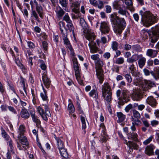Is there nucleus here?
Returning <instances> with one entry per match:
<instances>
[{"instance_id":"nucleus-4","label":"nucleus","mask_w":159,"mask_h":159,"mask_svg":"<svg viewBox=\"0 0 159 159\" xmlns=\"http://www.w3.org/2000/svg\"><path fill=\"white\" fill-rule=\"evenodd\" d=\"M116 94L118 98V103L119 106L123 105L125 102L129 101V93L127 90H123L121 91L120 90H118Z\"/></svg>"},{"instance_id":"nucleus-42","label":"nucleus","mask_w":159,"mask_h":159,"mask_svg":"<svg viewBox=\"0 0 159 159\" xmlns=\"http://www.w3.org/2000/svg\"><path fill=\"white\" fill-rule=\"evenodd\" d=\"M68 110L70 113H73L75 110L73 105L71 103L69 104L68 107Z\"/></svg>"},{"instance_id":"nucleus-41","label":"nucleus","mask_w":159,"mask_h":159,"mask_svg":"<svg viewBox=\"0 0 159 159\" xmlns=\"http://www.w3.org/2000/svg\"><path fill=\"white\" fill-rule=\"evenodd\" d=\"M133 116L134 117L137 119L140 118L141 117L140 114L139 112L135 109H134L132 111Z\"/></svg>"},{"instance_id":"nucleus-39","label":"nucleus","mask_w":159,"mask_h":159,"mask_svg":"<svg viewBox=\"0 0 159 159\" xmlns=\"http://www.w3.org/2000/svg\"><path fill=\"white\" fill-rule=\"evenodd\" d=\"M67 27L70 32L72 31L73 34H74V28L72 22L67 23L66 25Z\"/></svg>"},{"instance_id":"nucleus-35","label":"nucleus","mask_w":159,"mask_h":159,"mask_svg":"<svg viewBox=\"0 0 159 159\" xmlns=\"http://www.w3.org/2000/svg\"><path fill=\"white\" fill-rule=\"evenodd\" d=\"M96 67L99 69H101L104 65L103 61L100 58L95 62Z\"/></svg>"},{"instance_id":"nucleus-62","label":"nucleus","mask_w":159,"mask_h":159,"mask_svg":"<svg viewBox=\"0 0 159 159\" xmlns=\"http://www.w3.org/2000/svg\"><path fill=\"white\" fill-rule=\"evenodd\" d=\"M159 121L154 120L151 121V124L152 126H155L159 124Z\"/></svg>"},{"instance_id":"nucleus-31","label":"nucleus","mask_w":159,"mask_h":159,"mask_svg":"<svg viewBox=\"0 0 159 159\" xmlns=\"http://www.w3.org/2000/svg\"><path fill=\"white\" fill-rule=\"evenodd\" d=\"M133 99L136 101H138L141 98V95L138 92H134L132 94Z\"/></svg>"},{"instance_id":"nucleus-59","label":"nucleus","mask_w":159,"mask_h":159,"mask_svg":"<svg viewBox=\"0 0 159 159\" xmlns=\"http://www.w3.org/2000/svg\"><path fill=\"white\" fill-rule=\"evenodd\" d=\"M112 70L113 72L118 73L119 71V67L117 66H114L112 68Z\"/></svg>"},{"instance_id":"nucleus-34","label":"nucleus","mask_w":159,"mask_h":159,"mask_svg":"<svg viewBox=\"0 0 159 159\" xmlns=\"http://www.w3.org/2000/svg\"><path fill=\"white\" fill-rule=\"evenodd\" d=\"M31 18L34 19L38 22H40L38 15L36 11L35 10H32V13L31 14Z\"/></svg>"},{"instance_id":"nucleus-1","label":"nucleus","mask_w":159,"mask_h":159,"mask_svg":"<svg viewBox=\"0 0 159 159\" xmlns=\"http://www.w3.org/2000/svg\"><path fill=\"white\" fill-rule=\"evenodd\" d=\"M111 21L113 25V30L115 33L121 34L125 28L126 23L124 19L117 16L116 13H113L110 15Z\"/></svg>"},{"instance_id":"nucleus-23","label":"nucleus","mask_w":159,"mask_h":159,"mask_svg":"<svg viewBox=\"0 0 159 159\" xmlns=\"http://www.w3.org/2000/svg\"><path fill=\"white\" fill-rule=\"evenodd\" d=\"M25 132V126L23 125H20L17 131V133L18 134L17 137H20V136L23 135Z\"/></svg>"},{"instance_id":"nucleus-10","label":"nucleus","mask_w":159,"mask_h":159,"mask_svg":"<svg viewBox=\"0 0 159 159\" xmlns=\"http://www.w3.org/2000/svg\"><path fill=\"white\" fill-rule=\"evenodd\" d=\"M102 93L112 92L111 87L107 82H105L102 86Z\"/></svg>"},{"instance_id":"nucleus-28","label":"nucleus","mask_w":159,"mask_h":159,"mask_svg":"<svg viewBox=\"0 0 159 159\" xmlns=\"http://www.w3.org/2000/svg\"><path fill=\"white\" fill-rule=\"evenodd\" d=\"M126 144L129 147V148L134 149L136 150L138 149V145L133 142L128 141V142H126Z\"/></svg>"},{"instance_id":"nucleus-50","label":"nucleus","mask_w":159,"mask_h":159,"mask_svg":"<svg viewBox=\"0 0 159 159\" xmlns=\"http://www.w3.org/2000/svg\"><path fill=\"white\" fill-rule=\"evenodd\" d=\"M124 62V59L123 57H119L116 59V63L117 64H120L123 63Z\"/></svg>"},{"instance_id":"nucleus-15","label":"nucleus","mask_w":159,"mask_h":159,"mask_svg":"<svg viewBox=\"0 0 159 159\" xmlns=\"http://www.w3.org/2000/svg\"><path fill=\"white\" fill-rule=\"evenodd\" d=\"M30 113L33 121L36 123L37 125L40 124V121L38 119L37 116H36L34 110H33L30 111Z\"/></svg>"},{"instance_id":"nucleus-46","label":"nucleus","mask_w":159,"mask_h":159,"mask_svg":"<svg viewBox=\"0 0 159 159\" xmlns=\"http://www.w3.org/2000/svg\"><path fill=\"white\" fill-rule=\"evenodd\" d=\"M148 30H143L141 32V34L142 35L143 38L144 39H147L148 37V34H149Z\"/></svg>"},{"instance_id":"nucleus-11","label":"nucleus","mask_w":159,"mask_h":159,"mask_svg":"<svg viewBox=\"0 0 159 159\" xmlns=\"http://www.w3.org/2000/svg\"><path fill=\"white\" fill-rule=\"evenodd\" d=\"M36 109L37 112L41 116L43 120L46 121L48 119V116L45 115V112L44 111L43 109L40 106L36 107Z\"/></svg>"},{"instance_id":"nucleus-6","label":"nucleus","mask_w":159,"mask_h":159,"mask_svg":"<svg viewBox=\"0 0 159 159\" xmlns=\"http://www.w3.org/2000/svg\"><path fill=\"white\" fill-rule=\"evenodd\" d=\"M70 7L72 11L75 13H78L79 12V9L80 5V2L74 1L73 0H69Z\"/></svg>"},{"instance_id":"nucleus-48","label":"nucleus","mask_w":159,"mask_h":159,"mask_svg":"<svg viewBox=\"0 0 159 159\" xmlns=\"http://www.w3.org/2000/svg\"><path fill=\"white\" fill-rule=\"evenodd\" d=\"M113 6L114 9L116 10H119L121 7L117 1H114L113 3Z\"/></svg>"},{"instance_id":"nucleus-24","label":"nucleus","mask_w":159,"mask_h":159,"mask_svg":"<svg viewBox=\"0 0 159 159\" xmlns=\"http://www.w3.org/2000/svg\"><path fill=\"white\" fill-rule=\"evenodd\" d=\"M17 138L20 140L22 144L25 145L26 146H28L29 145V143L27 139L25 136L24 135L20 136V137H17Z\"/></svg>"},{"instance_id":"nucleus-56","label":"nucleus","mask_w":159,"mask_h":159,"mask_svg":"<svg viewBox=\"0 0 159 159\" xmlns=\"http://www.w3.org/2000/svg\"><path fill=\"white\" fill-rule=\"evenodd\" d=\"M44 109H45V115L48 116V117L51 116V115L49 111V108L47 105H45Z\"/></svg>"},{"instance_id":"nucleus-60","label":"nucleus","mask_w":159,"mask_h":159,"mask_svg":"<svg viewBox=\"0 0 159 159\" xmlns=\"http://www.w3.org/2000/svg\"><path fill=\"white\" fill-rule=\"evenodd\" d=\"M7 141H8V142H7V143L8 144L10 148V149L11 150H12L13 148V142L12 140L11 139H9V140H7Z\"/></svg>"},{"instance_id":"nucleus-57","label":"nucleus","mask_w":159,"mask_h":159,"mask_svg":"<svg viewBox=\"0 0 159 159\" xmlns=\"http://www.w3.org/2000/svg\"><path fill=\"white\" fill-rule=\"evenodd\" d=\"M80 23L81 25V26L83 28L86 27V26L87 25L86 22L82 18H80Z\"/></svg>"},{"instance_id":"nucleus-17","label":"nucleus","mask_w":159,"mask_h":159,"mask_svg":"<svg viewBox=\"0 0 159 159\" xmlns=\"http://www.w3.org/2000/svg\"><path fill=\"white\" fill-rule=\"evenodd\" d=\"M102 96L107 102H110L112 100V92L102 93Z\"/></svg>"},{"instance_id":"nucleus-14","label":"nucleus","mask_w":159,"mask_h":159,"mask_svg":"<svg viewBox=\"0 0 159 159\" xmlns=\"http://www.w3.org/2000/svg\"><path fill=\"white\" fill-rule=\"evenodd\" d=\"M146 102L152 107H155L157 104V101L152 97H149L146 100Z\"/></svg>"},{"instance_id":"nucleus-36","label":"nucleus","mask_w":159,"mask_h":159,"mask_svg":"<svg viewBox=\"0 0 159 159\" xmlns=\"http://www.w3.org/2000/svg\"><path fill=\"white\" fill-rule=\"evenodd\" d=\"M97 75L98 78L99 80V82L101 84H102L104 80L103 73L100 71H97Z\"/></svg>"},{"instance_id":"nucleus-47","label":"nucleus","mask_w":159,"mask_h":159,"mask_svg":"<svg viewBox=\"0 0 159 159\" xmlns=\"http://www.w3.org/2000/svg\"><path fill=\"white\" fill-rule=\"evenodd\" d=\"M2 134L3 137L6 139V140H9V136L7 134L6 132L4 129L2 130Z\"/></svg>"},{"instance_id":"nucleus-58","label":"nucleus","mask_w":159,"mask_h":159,"mask_svg":"<svg viewBox=\"0 0 159 159\" xmlns=\"http://www.w3.org/2000/svg\"><path fill=\"white\" fill-rule=\"evenodd\" d=\"M132 105L131 104H129L125 107V110L126 112H129V110L132 109Z\"/></svg>"},{"instance_id":"nucleus-44","label":"nucleus","mask_w":159,"mask_h":159,"mask_svg":"<svg viewBox=\"0 0 159 159\" xmlns=\"http://www.w3.org/2000/svg\"><path fill=\"white\" fill-rule=\"evenodd\" d=\"M118 13L122 15L125 16H126L127 14H129L128 12L126 10H123L121 8L119 10Z\"/></svg>"},{"instance_id":"nucleus-13","label":"nucleus","mask_w":159,"mask_h":159,"mask_svg":"<svg viewBox=\"0 0 159 159\" xmlns=\"http://www.w3.org/2000/svg\"><path fill=\"white\" fill-rule=\"evenodd\" d=\"M63 39L66 48H68L71 52L73 50L72 46L70 43V41L67 38L66 34H62Z\"/></svg>"},{"instance_id":"nucleus-49","label":"nucleus","mask_w":159,"mask_h":159,"mask_svg":"<svg viewBox=\"0 0 159 159\" xmlns=\"http://www.w3.org/2000/svg\"><path fill=\"white\" fill-rule=\"evenodd\" d=\"M63 20L65 21L67 23L70 22H71V20L70 19V17L68 15V13H66L64 16Z\"/></svg>"},{"instance_id":"nucleus-43","label":"nucleus","mask_w":159,"mask_h":159,"mask_svg":"<svg viewBox=\"0 0 159 159\" xmlns=\"http://www.w3.org/2000/svg\"><path fill=\"white\" fill-rule=\"evenodd\" d=\"M124 77L128 83H130L132 82V79L130 74H125L124 75Z\"/></svg>"},{"instance_id":"nucleus-51","label":"nucleus","mask_w":159,"mask_h":159,"mask_svg":"<svg viewBox=\"0 0 159 159\" xmlns=\"http://www.w3.org/2000/svg\"><path fill=\"white\" fill-rule=\"evenodd\" d=\"M153 138V136H151L148 139L143 141V144L145 145L148 144L152 141Z\"/></svg>"},{"instance_id":"nucleus-63","label":"nucleus","mask_w":159,"mask_h":159,"mask_svg":"<svg viewBox=\"0 0 159 159\" xmlns=\"http://www.w3.org/2000/svg\"><path fill=\"white\" fill-rule=\"evenodd\" d=\"M27 43L28 46L30 48H35V45L33 43L30 41H28L27 42Z\"/></svg>"},{"instance_id":"nucleus-29","label":"nucleus","mask_w":159,"mask_h":159,"mask_svg":"<svg viewBox=\"0 0 159 159\" xmlns=\"http://www.w3.org/2000/svg\"><path fill=\"white\" fill-rule=\"evenodd\" d=\"M128 136L129 139H132L136 141H138V136L136 133L130 132L128 133Z\"/></svg>"},{"instance_id":"nucleus-26","label":"nucleus","mask_w":159,"mask_h":159,"mask_svg":"<svg viewBox=\"0 0 159 159\" xmlns=\"http://www.w3.org/2000/svg\"><path fill=\"white\" fill-rule=\"evenodd\" d=\"M117 116L118 118L117 122H121L123 121L125 119L126 116L121 112H117Z\"/></svg>"},{"instance_id":"nucleus-61","label":"nucleus","mask_w":159,"mask_h":159,"mask_svg":"<svg viewBox=\"0 0 159 159\" xmlns=\"http://www.w3.org/2000/svg\"><path fill=\"white\" fill-rule=\"evenodd\" d=\"M106 12L107 13H109L111 12L112 9L111 7L109 5H106L105 6Z\"/></svg>"},{"instance_id":"nucleus-21","label":"nucleus","mask_w":159,"mask_h":159,"mask_svg":"<svg viewBox=\"0 0 159 159\" xmlns=\"http://www.w3.org/2000/svg\"><path fill=\"white\" fill-rule=\"evenodd\" d=\"M157 54V52L156 50L152 49H148L146 52L147 55L152 57H155Z\"/></svg>"},{"instance_id":"nucleus-55","label":"nucleus","mask_w":159,"mask_h":159,"mask_svg":"<svg viewBox=\"0 0 159 159\" xmlns=\"http://www.w3.org/2000/svg\"><path fill=\"white\" fill-rule=\"evenodd\" d=\"M97 6L98 8L100 9H101L103 8L104 7V3L103 2L100 0L98 1V2H97Z\"/></svg>"},{"instance_id":"nucleus-25","label":"nucleus","mask_w":159,"mask_h":159,"mask_svg":"<svg viewBox=\"0 0 159 159\" xmlns=\"http://www.w3.org/2000/svg\"><path fill=\"white\" fill-rule=\"evenodd\" d=\"M56 139L57 142V146L59 150L64 148V143L63 141L59 138H56Z\"/></svg>"},{"instance_id":"nucleus-30","label":"nucleus","mask_w":159,"mask_h":159,"mask_svg":"<svg viewBox=\"0 0 159 159\" xmlns=\"http://www.w3.org/2000/svg\"><path fill=\"white\" fill-rule=\"evenodd\" d=\"M129 69L133 76H138L140 74V72L136 70L135 67H129Z\"/></svg>"},{"instance_id":"nucleus-20","label":"nucleus","mask_w":159,"mask_h":159,"mask_svg":"<svg viewBox=\"0 0 159 159\" xmlns=\"http://www.w3.org/2000/svg\"><path fill=\"white\" fill-rule=\"evenodd\" d=\"M125 3L126 5V8L131 11H134V7L133 6L132 0H124Z\"/></svg>"},{"instance_id":"nucleus-53","label":"nucleus","mask_w":159,"mask_h":159,"mask_svg":"<svg viewBox=\"0 0 159 159\" xmlns=\"http://www.w3.org/2000/svg\"><path fill=\"white\" fill-rule=\"evenodd\" d=\"M59 26L61 33L63 34V29L65 28V24L64 22L62 21H60L59 23Z\"/></svg>"},{"instance_id":"nucleus-27","label":"nucleus","mask_w":159,"mask_h":159,"mask_svg":"<svg viewBox=\"0 0 159 159\" xmlns=\"http://www.w3.org/2000/svg\"><path fill=\"white\" fill-rule=\"evenodd\" d=\"M56 11L57 16L58 18L62 17L65 12V11L60 7H57Z\"/></svg>"},{"instance_id":"nucleus-3","label":"nucleus","mask_w":159,"mask_h":159,"mask_svg":"<svg viewBox=\"0 0 159 159\" xmlns=\"http://www.w3.org/2000/svg\"><path fill=\"white\" fill-rule=\"evenodd\" d=\"M85 38L89 41L88 45L90 52L92 53H95L98 51V48L96 46V43L94 42L96 35L91 30H88L85 35Z\"/></svg>"},{"instance_id":"nucleus-8","label":"nucleus","mask_w":159,"mask_h":159,"mask_svg":"<svg viewBox=\"0 0 159 159\" xmlns=\"http://www.w3.org/2000/svg\"><path fill=\"white\" fill-rule=\"evenodd\" d=\"M73 67L75 70V75L77 79H79L80 74V70L78 66L77 59L74 58L72 59Z\"/></svg>"},{"instance_id":"nucleus-18","label":"nucleus","mask_w":159,"mask_h":159,"mask_svg":"<svg viewBox=\"0 0 159 159\" xmlns=\"http://www.w3.org/2000/svg\"><path fill=\"white\" fill-rule=\"evenodd\" d=\"M20 115L21 117L24 119H27L30 116L29 113L25 108L21 110Z\"/></svg>"},{"instance_id":"nucleus-45","label":"nucleus","mask_w":159,"mask_h":159,"mask_svg":"<svg viewBox=\"0 0 159 159\" xmlns=\"http://www.w3.org/2000/svg\"><path fill=\"white\" fill-rule=\"evenodd\" d=\"M118 43L116 41H113L112 43L111 47L112 49L115 51L118 49Z\"/></svg>"},{"instance_id":"nucleus-9","label":"nucleus","mask_w":159,"mask_h":159,"mask_svg":"<svg viewBox=\"0 0 159 159\" xmlns=\"http://www.w3.org/2000/svg\"><path fill=\"white\" fill-rule=\"evenodd\" d=\"M100 30L102 33H107L110 30V28L108 23L105 21H103L100 23Z\"/></svg>"},{"instance_id":"nucleus-37","label":"nucleus","mask_w":159,"mask_h":159,"mask_svg":"<svg viewBox=\"0 0 159 159\" xmlns=\"http://www.w3.org/2000/svg\"><path fill=\"white\" fill-rule=\"evenodd\" d=\"M42 86L43 90V93H41L40 96L43 101H46L48 99V97L46 95V91L45 89L43 86L42 85Z\"/></svg>"},{"instance_id":"nucleus-40","label":"nucleus","mask_w":159,"mask_h":159,"mask_svg":"<svg viewBox=\"0 0 159 159\" xmlns=\"http://www.w3.org/2000/svg\"><path fill=\"white\" fill-rule=\"evenodd\" d=\"M81 120L82 122V128L83 129H85L86 128L85 118L84 116H80Z\"/></svg>"},{"instance_id":"nucleus-22","label":"nucleus","mask_w":159,"mask_h":159,"mask_svg":"<svg viewBox=\"0 0 159 159\" xmlns=\"http://www.w3.org/2000/svg\"><path fill=\"white\" fill-rule=\"evenodd\" d=\"M90 97L93 98L96 100L98 99V94L97 89L96 88L92 90L89 93Z\"/></svg>"},{"instance_id":"nucleus-52","label":"nucleus","mask_w":159,"mask_h":159,"mask_svg":"<svg viewBox=\"0 0 159 159\" xmlns=\"http://www.w3.org/2000/svg\"><path fill=\"white\" fill-rule=\"evenodd\" d=\"M59 3L63 7H66L67 5V0H59Z\"/></svg>"},{"instance_id":"nucleus-19","label":"nucleus","mask_w":159,"mask_h":159,"mask_svg":"<svg viewBox=\"0 0 159 159\" xmlns=\"http://www.w3.org/2000/svg\"><path fill=\"white\" fill-rule=\"evenodd\" d=\"M155 148L154 146L153 145H150L147 146L145 149V153L148 155H152L153 153V150Z\"/></svg>"},{"instance_id":"nucleus-5","label":"nucleus","mask_w":159,"mask_h":159,"mask_svg":"<svg viewBox=\"0 0 159 159\" xmlns=\"http://www.w3.org/2000/svg\"><path fill=\"white\" fill-rule=\"evenodd\" d=\"M139 59L138 62L139 67L140 68H142L145 65L146 62V59L143 57L142 54L138 55L134 54L132 56V58L129 59V62H132L133 61H136Z\"/></svg>"},{"instance_id":"nucleus-32","label":"nucleus","mask_w":159,"mask_h":159,"mask_svg":"<svg viewBox=\"0 0 159 159\" xmlns=\"http://www.w3.org/2000/svg\"><path fill=\"white\" fill-rule=\"evenodd\" d=\"M36 10L39 16L41 18H43V9L42 7L41 6H40L39 7H36Z\"/></svg>"},{"instance_id":"nucleus-16","label":"nucleus","mask_w":159,"mask_h":159,"mask_svg":"<svg viewBox=\"0 0 159 159\" xmlns=\"http://www.w3.org/2000/svg\"><path fill=\"white\" fill-rule=\"evenodd\" d=\"M152 36L151 37V42L152 43H155L157 40L159 38V34L157 33L156 30L152 29Z\"/></svg>"},{"instance_id":"nucleus-12","label":"nucleus","mask_w":159,"mask_h":159,"mask_svg":"<svg viewBox=\"0 0 159 159\" xmlns=\"http://www.w3.org/2000/svg\"><path fill=\"white\" fill-rule=\"evenodd\" d=\"M42 79L45 86L47 88H49L51 84V81L45 72L43 73L42 76Z\"/></svg>"},{"instance_id":"nucleus-2","label":"nucleus","mask_w":159,"mask_h":159,"mask_svg":"<svg viewBox=\"0 0 159 159\" xmlns=\"http://www.w3.org/2000/svg\"><path fill=\"white\" fill-rule=\"evenodd\" d=\"M139 13L142 16L141 21L144 26L148 27L156 22L157 18L149 11L143 12L141 10Z\"/></svg>"},{"instance_id":"nucleus-33","label":"nucleus","mask_w":159,"mask_h":159,"mask_svg":"<svg viewBox=\"0 0 159 159\" xmlns=\"http://www.w3.org/2000/svg\"><path fill=\"white\" fill-rule=\"evenodd\" d=\"M61 156L63 157L67 158L68 157V154L66 149L64 148L59 150Z\"/></svg>"},{"instance_id":"nucleus-54","label":"nucleus","mask_w":159,"mask_h":159,"mask_svg":"<svg viewBox=\"0 0 159 159\" xmlns=\"http://www.w3.org/2000/svg\"><path fill=\"white\" fill-rule=\"evenodd\" d=\"M92 59L94 61H97L99 59V55L98 54H93L90 56Z\"/></svg>"},{"instance_id":"nucleus-64","label":"nucleus","mask_w":159,"mask_h":159,"mask_svg":"<svg viewBox=\"0 0 159 159\" xmlns=\"http://www.w3.org/2000/svg\"><path fill=\"white\" fill-rule=\"evenodd\" d=\"M111 56V54L110 53L108 52H106L104 53L103 55V57L104 58L108 59L110 58Z\"/></svg>"},{"instance_id":"nucleus-38","label":"nucleus","mask_w":159,"mask_h":159,"mask_svg":"<svg viewBox=\"0 0 159 159\" xmlns=\"http://www.w3.org/2000/svg\"><path fill=\"white\" fill-rule=\"evenodd\" d=\"M150 73L156 80H159V69L157 70L156 73H155L153 71H151Z\"/></svg>"},{"instance_id":"nucleus-7","label":"nucleus","mask_w":159,"mask_h":159,"mask_svg":"<svg viewBox=\"0 0 159 159\" xmlns=\"http://www.w3.org/2000/svg\"><path fill=\"white\" fill-rule=\"evenodd\" d=\"M100 129H102V133L100 136L99 141L101 143H105L108 140V136L107 135L105 131V127L103 123L100 125Z\"/></svg>"}]
</instances>
